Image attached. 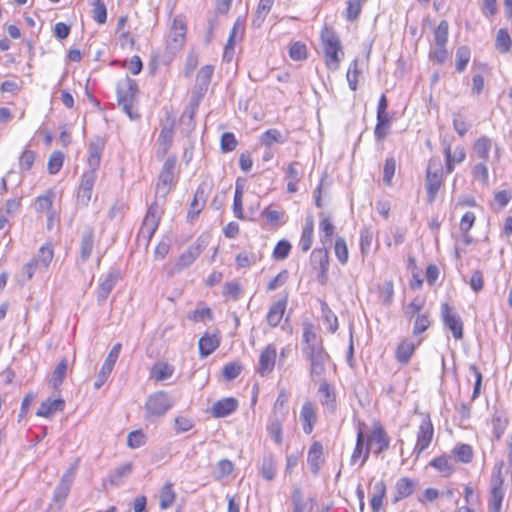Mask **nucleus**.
<instances>
[{"label":"nucleus","instance_id":"f257e3e1","mask_svg":"<svg viewBox=\"0 0 512 512\" xmlns=\"http://www.w3.org/2000/svg\"><path fill=\"white\" fill-rule=\"evenodd\" d=\"M175 168L176 158L168 157L165 160L158 176V181L155 188V201L149 206L140 228V237L146 239L147 241H150L158 228L162 212L159 200L164 202L166 196L170 193L173 185L175 184Z\"/></svg>","mask_w":512,"mask_h":512},{"label":"nucleus","instance_id":"f03ea898","mask_svg":"<svg viewBox=\"0 0 512 512\" xmlns=\"http://www.w3.org/2000/svg\"><path fill=\"white\" fill-rule=\"evenodd\" d=\"M321 41L326 67L331 71L338 70L344 57L339 37L325 27L321 32Z\"/></svg>","mask_w":512,"mask_h":512},{"label":"nucleus","instance_id":"7ed1b4c3","mask_svg":"<svg viewBox=\"0 0 512 512\" xmlns=\"http://www.w3.org/2000/svg\"><path fill=\"white\" fill-rule=\"evenodd\" d=\"M137 92L136 81L129 77L121 79L117 84L118 105L131 120L140 117L136 108Z\"/></svg>","mask_w":512,"mask_h":512},{"label":"nucleus","instance_id":"20e7f679","mask_svg":"<svg viewBox=\"0 0 512 512\" xmlns=\"http://www.w3.org/2000/svg\"><path fill=\"white\" fill-rule=\"evenodd\" d=\"M304 357L310 363V375L313 380H324L326 365L330 361L329 354L324 347L302 348Z\"/></svg>","mask_w":512,"mask_h":512},{"label":"nucleus","instance_id":"39448f33","mask_svg":"<svg viewBox=\"0 0 512 512\" xmlns=\"http://www.w3.org/2000/svg\"><path fill=\"white\" fill-rule=\"evenodd\" d=\"M174 402L164 391H157L151 394L145 403V418L153 420L164 416L173 406Z\"/></svg>","mask_w":512,"mask_h":512},{"label":"nucleus","instance_id":"423d86ee","mask_svg":"<svg viewBox=\"0 0 512 512\" xmlns=\"http://www.w3.org/2000/svg\"><path fill=\"white\" fill-rule=\"evenodd\" d=\"M443 183V166L439 157H432L426 169V189L429 202H433Z\"/></svg>","mask_w":512,"mask_h":512},{"label":"nucleus","instance_id":"0eeeda50","mask_svg":"<svg viewBox=\"0 0 512 512\" xmlns=\"http://www.w3.org/2000/svg\"><path fill=\"white\" fill-rule=\"evenodd\" d=\"M370 445H375L374 453L381 454L385 452L390 445V438L384 428L377 424L373 427V430L368 437V444L363 454V459L361 461V466L366 462L370 453Z\"/></svg>","mask_w":512,"mask_h":512},{"label":"nucleus","instance_id":"6e6552de","mask_svg":"<svg viewBox=\"0 0 512 512\" xmlns=\"http://www.w3.org/2000/svg\"><path fill=\"white\" fill-rule=\"evenodd\" d=\"M504 479L501 475V468L494 472L490 481L489 512H501L504 499Z\"/></svg>","mask_w":512,"mask_h":512},{"label":"nucleus","instance_id":"1a4fd4ad","mask_svg":"<svg viewBox=\"0 0 512 512\" xmlns=\"http://www.w3.org/2000/svg\"><path fill=\"white\" fill-rule=\"evenodd\" d=\"M277 351L274 344L267 345L261 352L256 368L261 377H268L274 370Z\"/></svg>","mask_w":512,"mask_h":512},{"label":"nucleus","instance_id":"9d476101","mask_svg":"<svg viewBox=\"0 0 512 512\" xmlns=\"http://www.w3.org/2000/svg\"><path fill=\"white\" fill-rule=\"evenodd\" d=\"M441 316L444 325L451 330L453 337L457 340L463 338V322L461 318L452 312V308L449 304L444 303L441 306Z\"/></svg>","mask_w":512,"mask_h":512},{"label":"nucleus","instance_id":"9b49d317","mask_svg":"<svg viewBox=\"0 0 512 512\" xmlns=\"http://www.w3.org/2000/svg\"><path fill=\"white\" fill-rule=\"evenodd\" d=\"M122 345L121 343H116L112 349L110 350L108 356L106 357L100 372L98 374L97 380L94 383V387L96 389H99L102 387V385L106 382L109 375L111 374L114 365L119 357L120 351H121Z\"/></svg>","mask_w":512,"mask_h":512},{"label":"nucleus","instance_id":"f8f14e48","mask_svg":"<svg viewBox=\"0 0 512 512\" xmlns=\"http://www.w3.org/2000/svg\"><path fill=\"white\" fill-rule=\"evenodd\" d=\"M186 31L187 28L184 20L179 17L175 18L167 41V45L172 51L182 48L185 42Z\"/></svg>","mask_w":512,"mask_h":512},{"label":"nucleus","instance_id":"ddd939ff","mask_svg":"<svg viewBox=\"0 0 512 512\" xmlns=\"http://www.w3.org/2000/svg\"><path fill=\"white\" fill-rule=\"evenodd\" d=\"M119 278L120 272L118 270L113 269L109 271L105 275L104 279L100 281L96 290L97 302L99 305H102L106 301L109 294L111 293L116 283L118 282Z\"/></svg>","mask_w":512,"mask_h":512},{"label":"nucleus","instance_id":"4468645a","mask_svg":"<svg viewBox=\"0 0 512 512\" xmlns=\"http://www.w3.org/2000/svg\"><path fill=\"white\" fill-rule=\"evenodd\" d=\"M434 435V428L430 417L427 415L419 426L415 451L420 454L430 445Z\"/></svg>","mask_w":512,"mask_h":512},{"label":"nucleus","instance_id":"2eb2a0df","mask_svg":"<svg viewBox=\"0 0 512 512\" xmlns=\"http://www.w3.org/2000/svg\"><path fill=\"white\" fill-rule=\"evenodd\" d=\"M77 468L78 462L76 461L67 469V471L62 476L60 483L57 485L54 491V499L56 501H62L67 497Z\"/></svg>","mask_w":512,"mask_h":512},{"label":"nucleus","instance_id":"dca6fc26","mask_svg":"<svg viewBox=\"0 0 512 512\" xmlns=\"http://www.w3.org/2000/svg\"><path fill=\"white\" fill-rule=\"evenodd\" d=\"M287 417L282 413L270 414L267 424V432L275 444L281 445L283 442V423Z\"/></svg>","mask_w":512,"mask_h":512},{"label":"nucleus","instance_id":"f3484780","mask_svg":"<svg viewBox=\"0 0 512 512\" xmlns=\"http://www.w3.org/2000/svg\"><path fill=\"white\" fill-rule=\"evenodd\" d=\"M312 259L318 264L319 273L317 275L318 282L324 286L328 282L329 256L326 249H315L312 252Z\"/></svg>","mask_w":512,"mask_h":512},{"label":"nucleus","instance_id":"a211bd4d","mask_svg":"<svg viewBox=\"0 0 512 512\" xmlns=\"http://www.w3.org/2000/svg\"><path fill=\"white\" fill-rule=\"evenodd\" d=\"M202 249L199 244L189 246L177 259L172 272L178 273L189 267L201 254Z\"/></svg>","mask_w":512,"mask_h":512},{"label":"nucleus","instance_id":"6ab92c4d","mask_svg":"<svg viewBox=\"0 0 512 512\" xmlns=\"http://www.w3.org/2000/svg\"><path fill=\"white\" fill-rule=\"evenodd\" d=\"M238 401L233 397L218 400L211 407V414L216 418L226 417L236 411Z\"/></svg>","mask_w":512,"mask_h":512},{"label":"nucleus","instance_id":"aec40b11","mask_svg":"<svg viewBox=\"0 0 512 512\" xmlns=\"http://www.w3.org/2000/svg\"><path fill=\"white\" fill-rule=\"evenodd\" d=\"M421 343V339L417 343L405 338L401 340L395 351L396 360L403 365L410 362L412 355L415 352L417 345Z\"/></svg>","mask_w":512,"mask_h":512},{"label":"nucleus","instance_id":"412c9836","mask_svg":"<svg viewBox=\"0 0 512 512\" xmlns=\"http://www.w3.org/2000/svg\"><path fill=\"white\" fill-rule=\"evenodd\" d=\"M300 420L303 423L305 434H311L317 421L315 406L311 401H306L300 411Z\"/></svg>","mask_w":512,"mask_h":512},{"label":"nucleus","instance_id":"4be33fe9","mask_svg":"<svg viewBox=\"0 0 512 512\" xmlns=\"http://www.w3.org/2000/svg\"><path fill=\"white\" fill-rule=\"evenodd\" d=\"M323 462V446L320 442L315 441L310 446L307 456V463L314 475L318 474Z\"/></svg>","mask_w":512,"mask_h":512},{"label":"nucleus","instance_id":"5701e85b","mask_svg":"<svg viewBox=\"0 0 512 512\" xmlns=\"http://www.w3.org/2000/svg\"><path fill=\"white\" fill-rule=\"evenodd\" d=\"M318 395L321 404L325 406L329 412L334 413L337 407L336 395L332 387L326 381H322L320 384Z\"/></svg>","mask_w":512,"mask_h":512},{"label":"nucleus","instance_id":"b1692460","mask_svg":"<svg viewBox=\"0 0 512 512\" xmlns=\"http://www.w3.org/2000/svg\"><path fill=\"white\" fill-rule=\"evenodd\" d=\"M103 149L104 141L101 138H96L94 141L89 143L87 159L89 168L98 169Z\"/></svg>","mask_w":512,"mask_h":512},{"label":"nucleus","instance_id":"393cba45","mask_svg":"<svg viewBox=\"0 0 512 512\" xmlns=\"http://www.w3.org/2000/svg\"><path fill=\"white\" fill-rule=\"evenodd\" d=\"M65 407V402L63 399H50L43 401L40 407L37 410V416L40 417H50L55 412L63 411Z\"/></svg>","mask_w":512,"mask_h":512},{"label":"nucleus","instance_id":"a878e982","mask_svg":"<svg viewBox=\"0 0 512 512\" xmlns=\"http://www.w3.org/2000/svg\"><path fill=\"white\" fill-rule=\"evenodd\" d=\"M286 306H287V297L286 296L283 297L282 299L278 300L276 303H274L271 306V308L267 314V322L271 327H276L280 323V321L284 315Z\"/></svg>","mask_w":512,"mask_h":512},{"label":"nucleus","instance_id":"bb28decb","mask_svg":"<svg viewBox=\"0 0 512 512\" xmlns=\"http://www.w3.org/2000/svg\"><path fill=\"white\" fill-rule=\"evenodd\" d=\"M415 486L416 483L407 477L398 479L395 485L394 502L410 496L414 492Z\"/></svg>","mask_w":512,"mask_h":512},{"label":"nucleus","instance_id":"cd10ccee","mask_svg":"<svg viewBox=\"0 0 512 512\" xmlns=\"http://www.w3.org/2000/svg\"><path fill=\"white\" fill-rule=\"evenodd\" d=\"M205 202V191L203 187L199 186L194 194V198L190 204V209L187 214V218L190 221H193L199 215L205 205Z\"/></svg>","mask_w":512,"mask_h":512},{"label":"nucleus","instance_id":"c85d7f7f","mask_svg":"<svg viewBox=\"0 0 512 512\" xmlns=\"http://www.w3.org/2000/svg\"><path fill=\"white\" fill-rule=\"evenodd\" d=\"M220 341L216 335L205 333L199 340V353L202 358L212 354L219 346Z\"/></svg>","mask_w":512,"mask_h":512},{"label":"nucleus","instance_id":"c756f323","mask_svg":"<svg viewBox=\"0 0 512 512\" xmlns=\"http://www.w3.org/2000/svg\"><path fill=\"white\" fill-rule=\"evenodd\" d=\"M94 245V232L88 228L82 233L80 243V255L83 261H87L91 256Z\"/></svg>","mask_w":512,"mask_h":512},{"label":"nucleus","instance_id":"7c9ffc66","mask_svg":"<svg viewBox=\"0 0 512 512\" xmlns=\"http://www.w3.org/2000/svg\"><path fill=\"white\" fill-rule=\"evenodd\" d=\"M314 222L312 217H307L302 235L299 241V246L303 252H307L313 243Z\"/></svg>","mask_w":512,"mask_h":512},{"label":"nucleus","instance_id":"2f4dec72","mask_svg":"<svg viewBox=\"0 0 512 512\" xmlns=\"http://www.w3.org/2000/svg\"><path fill=\"white\" fill-rule=\"evenodd\" d=\"M260 472L267 481H272L276 477V462L272 455L264 456L261 462Z\"/></svg>","mask_w":512,"mask_h":512},{"label":"nucleus","instance_id":"473e14b6","mask_svg":"<svg viewBox=\"0 0 512 512\" xmlns=\"http://www.w3.org/2000/svg\"><path fill=\"white\" fill-rule=\"evenodd\" d=\"M320 229V240L325 245L326 243L331 242V237L334 234L335 227L332 223V220L329 216L325 214H321V221L319 224Z\"/></svg>","mask_w":512,"mask_h":512},{"label":"nucleus","instance_id":"72a5a7b5","mask_svg":"<svg viewBox=\"0 0 512 512\" xmlns=\"http://www.w3.org/2000/svg\"><path fill=\"white\" fill-rule=\"evenodd\" d=\"M174 367L166 362H158L151 369V375L157 381H164L173 375Z\"/></svg>","mask_w":512,"mask_h":512},{"label":"nucleus","instance_id":"f704fd0d","mask_svg":"<svg viewBox=\"0 0 512 512\" xmlns=\"http://www.w3.org/2000/svg\"><path fill=\"white\" fill-rule=\"evenodd\" d=\"M214 67L211 65L203 66L197 73L196 81L200 91H206L210 84Z\"/></svg>","mask_w":512,"mask_h":512},{"label":"nucleus","instance_id":"c9c22d12","mask_svg":"<svg viewBox=\"0 0 512 512\" xmlns=\"http://www.w3.org/2000/svg\"><path fill=\"white\" fill-rule=\"evenodd\" d=\"M68 368V361L66 358H63L56 366L52 373V377L50 379V383L54 388H58L65 379Z\"/></svg>","mask_w":512,"mask_h":512},{"label":"nucleus","instance_id":"e433bc0d","mask_svg":"<svg viewBox=\"0 0 512 512\" xmlns=\"http://www.w3.org/2000/svg\"><path fill=\"white\" fill-rule=\"evenodd\" d=\"M53 259V249L49 244L43 245L38 252V255L33 260L35 261L36 266H40L43 269H46L50 262Z\"/></svg>","mask_w":512,"mask_h":512},{"label":"nucleus","instance_id":"4c0bfd02","mask_svg":"<svg viewBox=\"0 0 512 512\" xmlns=\"http://www.w3.org/2000/svg\"><path fill=\"white\" fill-rule=\"evenodd\" d=\"M285 141L286 138L277 129H269L265 131L260 137L261 144L268 148L271 147L274 143H284Z\"/></svg>","mask_w":512,"mask_h":512},{"label":"nucleus","instance_id":"58836bf2","mask_svg":"<svg viewBox=\"0 0 512 512\" xmlns=\"http://www.w3.org/2000/svg\"><path fill=\"white\" fill-rule=\"evenodd\" d=\"M511 37L508 31L504 28H501L497 32L495 47L501 53H507L511 48Z\"/></svg>","mask_w":512,"mask_h":512},{"label":"nucleus","instance_id":"ea45409f","mask_svg":"<svg viewBox=\"0 0 512 512\" xmlns=\"http://www.w3.org/2000/svg\"><path fill=\"white\" fill-rule=\"evenodd\" d=\"M243 30H244L243 24L239 20H237L235 22L232 30L230 31V34H229V37H228V40H227V43L225 46L224 57H227L230 53L231 54L233 53L235 42H236V37L238 36V34H242Z\"/></svg>","mask_w":512,"mask_h":512},{"label":"nucleus","instance_id":"a19ab883","mask_svg":"<svg viewBox=\"0 0 512 512\" xmlns=\"http://www.w3.org/2000/svg\"><path fill=\"white\" fill-rule=\"evenodd\" d=\"M175 499V493L170 483L165 484L159 495V505L161 509L171 507Z\"/></svg>","mask_w":512,"mask_h":512},{"label":"nucleus","instance_id":"79ce46f5","mask_svg":"<svg viewBox=\"0 0 512 512\" xmlns=\"http://www.w3.org/2000/svg\"><path fill=\"white\" fill-rule=\"evenodd\" d=\"M288 400H289V393L286 390L282 389L277 396V399L274 403L271 414L282 413L283 417H287V415H288V409H287Z\"/></svg>","mask_w":512,"mask_h":512},{"label":"nucleus","instance_id":"37998d69","mask_svg":"<svg viewBox=\"0 0 512 512\" xmlns=\"http://www.w3.org/2000/svg\"><path fill=\"white\" fill-rule=\"evenodd\" d=\"M508 424L507 418L500 413H496L492 418L493 434L497 440H499L504 434Z\"/></svg>","mask_w":512,"mask_h":512},{"label":"nucleus","instance_id":"c03bdc74","mask_svg":"<svg viewBox=\"0 0 512 512\" xmlns=\"http://www.w3.org/2000/svg\"><path fill=\"white\" fill-rule=\"evenodd\" d=\"M449 24L446 20H442L434 31V40L436 46H446L448 41Z\"/></svg>","mask_w":512,"mask_h":512},{"label":"nucleus","instance_id":"a18cd8bd","mask_svg":"<svg viewBox=\"0 0 512 512\" xmlns=\"http://www.w3.org/2000/svg\"><path fill=\"white\" fill-rule=\"evenodd\" d=\"M471 52L467 46H460L456 51V69L463 72L470 61Z\"/></svg>","mask_w":512,"mask_h":512},{"label":"nucleus","instance_id":"49530a36","mask_svg":"<svg viewBox=\"0 0 512 512\" xmlns=\"http://www.w3.org/2000/svg\"><path fill=\"white\" fill-rule=\"evenodd\" d=\"M173 129L171 127H164L159 135V150L164 155L170 148L173 141Z\"/></svg>","mask_w":512,"mask_h":512},{"label":"nucleus","instance_id":"de8ad7c7","mask_svg":"<svg viewBox=\"0 0 512 512\" xmlns=\"http://www.w3.org/2000/svg\"><path fill=\"white\" fill-rule=\"evenodd\" d=\"M367 0H347V8L345 11V16L348 21H354L358 18L361 13L362 5Z\"/></svg>","mask_w":512,"mask_h":512},{"label":"nucleus","instance_id":"09e8293b","mask_svg":"<svg viewBox=\"0 0 512 512\" xmlns=\"http://www.w3.org/2000/svg\"><path fill=\"white\" fill-rule=\"evenodd\" d=\"M430 465L437 469L439 472L443 473L445 476H449L453 472L451 461L446 456H440L433 459L430 462Z\"/></svg>","mask_w":512,"mask_h":512},{"label":"nucleus","instance_id":"8fccbe9b","mask_svg":"<svg viewBox=\"0 0 512 512\" xmlns=\"http://www.w3.org/2000/svg\"><path fill=\"white\" fill-rule=\"evenodd\" d=\"M93 10L92 18L99 24H104L107 20V10L102 0H92Z\"/></svg>","mask_w":512,"mask_h":512},{"label":"nucleus","instance_id":"3c124183","mask_svg":"<svg viewBox=\"0 0 512 512\" xmlns=\"http://www.w3.org/2000/svg\"><path fill=\"white\" fill-rule=\"evenodd\" d=\"M458 461L462 463H470L473 459V449L468 444H460L453 450Z\"/></svg>","mask_w":512,"mask_h":512},{"label":"nucleus","instance_id":"603ef678","mask_svg":"<svg viewBox=\"0 0 512 512\" xmlns=\"http://www.w3.org/2000/svg\"><path fill=\"white\" fill-rule=\"evenodd\" d=\"M490 149H491V140L485 136L480 137L474 145V150H475L476 154L478 155V157H480L484 161H486L488 159Z\"/></svg>","mask_w":512,"mask_h":512},{"label":"nucleus","instance_id":"864d4df0","mask_svg":"<svg viewBox=\"0 0 512 512\" xmlns=\"http://www.w3.org/2000/svg\"><path fill=\"white\" fill-rule=\"evenodd\" d=\"M431 324L430 314L422 313L418 314L415 317L414 326H413V335L417 336L423 332H425Z\"/></svg>","mask_w":512,"mask_h":512},{"label":"nucleus","instance_id":"5fc2aeb1","mask_svg":"<svg viewBox=\"0 0 512 512\" xmlns=\"http://www.w3.org/2000/svg\"><path fill=\"white\" fill-rule=\"evenodd\" d=\"M233 469H234V465L230 460L222 459L216 465L214 477L217 480H221V479L229 476L233 472Z\"/></svg>","mask_w":512,"mask_h":512},{"label":"nucleus","instance_id":"6e6d98bb","mask_svg":"<svg viewBox=\"0 0 512 512\" xmlns=\"http://www.w3.org/2000/svg\"><path fill=\"white\" fill-rule=\"evenodd\" d=\"M64 162V154L61 151H54L47 163L50 174H56L60 171Z\"/></svg>","mask_w":512,"mask_h":512},{"label":"nucleus","instance_id":"4d7b16f0","mask_svg":"<svg viewBox=\"0 0 512 512\" xmlns=\"http://www.w3.org/2000/svg\"><path fill=\"white\" fill-rule=\"evenodd\" d=\"M275 0H260L257 11H256V19H254L253 23L258 26L264 21L266 16L271 10Z\"/></svg>","mask_w":512,"mask_h":512},{"label":"nucleus","instance_id":"13d9d810","mask_svg":"<svg viewBox=\"0 0 512 512\" xmlns=\"http://www.w3.org/2000/svg\"><path fill=\"white\" fill-rule=\"evenodd\" d=\"M425 301L421 298H415L411 301L405 308L404 314L407 318L412 319L416 317L418 314H421L420 311L423 309Z\"/></svg>","mask_w":512,"mask_h":512},{"label":"nucleus","instance_id":"bf43d9fd","mask_svg":"<svg viewBox=\"0 0 512 512\" xmlns=\"http://www.w3.org/2000/svg\"><path fill=\"white\" fill-rule=\"evenodd\" d=\"M360 74V70L358 69V60L354 59L350 64L346 78L349 84V87L352 91L357 89L358 75Z\"/></svg>","mask_w":512,"mask_h":512},{"label":"nucleus","instance_id":"052dcab7","mask_svg":"<svg viewBox=\"0 0 512 512\" xmlns=\"http://www.w3.org/2000/svg\"><path fill=\"white\" fill-rule=\"evenodd\" d=\"M335 255L340 263L345 264L348 261V248L346 241L342 237H338L335 241Z\"/></svg>","mask_w":512,"mask_h":512},{"label":"nucleus","instance_id":"680f3d73","mask_svg":"<svg viewBox=\"0 0 512 512\" xmlns=\"http://www.w3.org/2000/svg\"><path fill=\"white\" fill-rule=\"evenodd\" d=\"M289 56L295 61H301L307 57V48L301 42H295L289 49Z\"/></svg>","mask_w":512,"mask_h":512},{"label":"nucleus","instance_id":"e2e57ef3","mask_svg":"<svg viewBox=\"0 0 512 512\" xmlns=\"http://www.w3.org/2000/svg\"><path fill=\"white\" fill-rule=\"evenodd\" d=\"M54 194L47 192L44 195L37 197L35 201V209L39 212L48 211L52 207Z\"/></svg>","mask_w":512,"mask_h":512},{"label":"nucleus","instance_id":"0e129e2a","mask_svg":"<svg viewBox=\"0 0 512 512\" xmlns=\"http://www.w3.org/2000/svg\"><path fill=\"white\" fill-rule=\"evenodd\" d=\"M242 371V366L237 362H229L223 367V377L228 380H234Z\"/></svg>","mask_w":512,"mask_h":512},{"label":"nucleus","instance_id":"69168bd1","mask_svg":"<svg viewBox=\"0 0 512 512\" xmlns=\"http://www.w3.org/2000/svg\"><path fill=\"white\" fill-rule=\"evenodd\" d=\"M396 170V161L394 158H387L383 168V181L386 185L390 186L392 178Z\"/></svg>","mask_w":512,"mask_h":512},{"label":"nucleus","instance_id":"338daca9","mask_svg":"<svg viewBox=\"0 0 512 512\" xmlns=\"http://www.w3.org/2000/svg\"><path fill=\"white\" fill-rule=\"evenodd\" d=\"M221 150L223 152H231L237 146V140L233 133L225 132L221 136L220 140Z\"/></svg>","mask_w":512,"mask_h":512},{"label":"nucleus","instance_id":"774afa93","mask_svg":"<svg viewBox=\"0 0 512 512\" xmlns=\"http://www.w3.org/2000/svg\"><path fill=\"white\" fill-rule=\"evenodd\" d=\"M290 250V243L286 240H281L276 244L273 251V256L275 259L284 260L288 257Z\"/></svg>","mask_w":512,"mask_h":512}]
</instances>
